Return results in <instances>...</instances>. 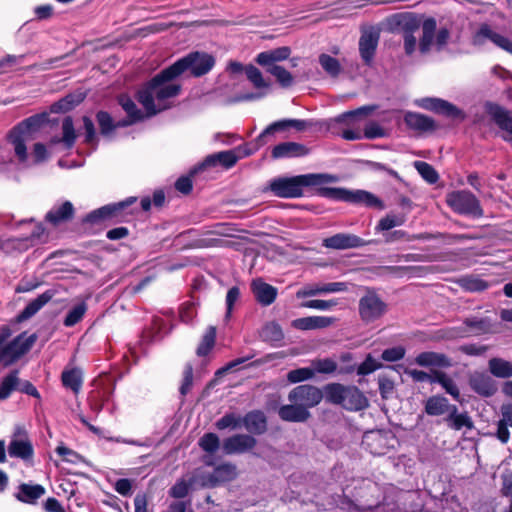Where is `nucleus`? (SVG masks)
<instances>
[{"label": "nucleus", "instance_id": "obj_1", "mask_svg": "<svg viewBox=\"0 0 512 512\" xmlns=\"http://www.w3.org/2000/svg\"><path fill=\"white\" fill-rule=\"evenodd\" d=\"M181 89L182 86L174 83L168 70L164 68L138 89L136 99L143 105L148 115H155L158 112L155 99L164 101L174 98L180 94Z\"/></svg>", "mask_w": 512, "mask_h": 512}, {"label": "nucleus", "instance_id": "obj_2", "mask_svg": "<svg viewBox=\"0 0 512 512\" xmlns=\"http://www.w3.org/2000/svg\"><path fill=\"white\" fill-rule=\"evenodd\" d=\"M389 23L393 29H399L403 34H414L422 27L419 51L421 54H426L431 50L437 28V21L434 17L425 18L424 15L414 12H400L393 14L389 19Z\"/></svg>", "mask_w": 512, "mask_h": 512}, {"label": "nucleus", "instance_id": "obj_3", "mask_svg": "<svg viewBox=\"0 0 512 512\" xmlns=\"http://www.w3.org/2000/svg\"><path fill=\"white\" fill-rule=\"evenodd\" d=\"M337 181V177L330 174H304L293 177H277L269 182V190L280 198H298L303 195L305 187L318 186Z\"/></svg>", "mask_w": 512, "mask_h": 512}, {"label": "nucleus", "instance_id": "obj_4", "mask_svg": "<svg viewBox=\"0 0 512 512\" xmlns=\"http://www.w3.org/2000/svg\"><path fill=\"white\" fill-rule=\"evenodd\" d=\"M12 335V330L8 325L0 327V365L9 367L27 354L37 340L35 333L27 336V332L17 335L9 343L6 341Z\"/></svg>", "mask_w": 512, "mask_h": 512}, {"label": "nucleus", "instance_id": "obj_5", "mask_svg": "<svg viewBox=\"0 0 512 512\" xmlns=\"http://www.w3.org/2000/svg\"><path fill=\"white\" fill-rule=\"evenodd\" d=\"M12 335V330L8 325L0 327V365L9 367L27 354L37 340L35 333L27 336V332L17 335L9 343L6 341Z\"/></svg>", "mask_w": 512, "mask_h": 512}, {"label": "nucleus", "instance_id": "obj_6", "mask_svg": "<svg viewBox=\"0 0 512 512\" xmlns=\"http://www.w3.org/2000/svg\"><path fill=\"white\" fill-rule=\"evenodd\" d=\"M136 202L137 197L130 196L122 201L104 205L88 213L84 217L83 223L100 224L108 222V224L112 225L130 222L136 214V210L131 208Z\"/></svg>", "mask_w": 512, "mask_h": 512}, {"label": "nucleus", "instance_id": "obj_7", "mask_svg": "<svg viewBox=\"0 0 512 512\" xmlns=\"http://www.w3.org/2000/svg\"><path fill=\"white\" fill-rule=\"evenodd\" d=\"M215 65V58L205 52H190L166 67L173 81L184 72L189 71L193 77H202L208 74Z\"/></svg>", "mask_w": 512, "mask_h": 512}, {"label": "nucleus", "instance_id": "obj_8", "mask_svg": "<svg viewBox=\"0 0 512 512\" xmlns=\"http://www.w3.org/2000/svg\"><path fill=\"white\" fill-rule=\"evenodd\" d=\"M316 194L334 201H342L346 203L364 205L368 208H376L383 210L385 208L384 202L366 190H349L343 187H319Z\"/></svg>", "mask_w": 512, "mask_h": 512}, {"label": "nucleus", "instance_id": "obj_9", "mask_svg": "<svg viewBox=\"0 0 512 512\" xmlns=\"http://www.w3.org/2000/svg\"><path fill=\"white\" fill-rule=\"evenodd\" d=\"M446 202L455 213L473 218L484 216L479 199L468 190H458L449 193Z\"/></svg>", "mask_w": 512, "mask_h": 512}, {"label": "nucleus", "instance_id": "obj_10", "mask_svg": "<svg viewBox=\"0 0 512 512\" xmlns=\"http://www.w3.org/2000/svg\"><path fill=\"white\" fill-rule=\"evenodd\" d=\"M388 310V305L373 288L367 287L365 294L359 299L358 311L360 319L366 323H373L382 318Z\"/></svg>", "mask_w": 512, "mask_h": 512}, {"label": "nucleus", "instance_id": "obj_11", "mask_svg": "<svg viewBox=\"0 0 512 512\" xmlns=\"http://www.w3.org/2000/svg\"><path fill=\"white\" fill-rule=\"evenodd\" d=\"M414 104L424 110L433 112L438 115L445 116L451 119H464L465 114L453 103L437 98V97H423L416 99Z\"/></svg>", "mask_w": 512, "mask_h": 512}, {"label": "nucleus", "instance_id": "obj_12", "mask_svg": "<svg viewBox=\"0 0 512 512\" xmlns=\"http://www.w3.org/2000/svg\"><path fill=\"white\" fill-rule=\"evenodd\" d=\"M323 397L321 389L309 384L296 386L288 394V400L291 403H298L306 410L317 406Z\"/></svg>", "mask_w": 512, "mask_h": 512}, {"label": "nucleus", "instance_id": "obj_13", "mask_svg": "<svg viewBox=\"0 0 512 512\" xmlns=\"http://www.w3.org/2000/svg\"><path fill=\"white\" fill-rule=\"evenodd\" d=\"M487 40L512 55V41L508 37L495 32L489 24L482 23L479 29L473 34L472 43L475 46H482Z\"/></svg>", "mask_w": 512, "mask_h": 512}, {"label": "nucleus", "instance_id": "obj_14", "mask_svg": "<svg viewBox=\"0 0 512 512\" xmlns=\"http://www.w3.org/2000/svg\"><path fill=\"white\" fill-rule=\"evenodd\" d=\"M8 453L11 457L20 458L22 460H30L34 455V448L28 439L27 432L24 427L17 426L13 433V437L8 445Z\"/></svg>", "mask_w": 512, "mask_h": 512}, {"label": "nucleus", "instance_id": "obj_15", "mask_svg": "<svg viewBox=\"0 0 512 512\" xmlns=\"http://www.w3.org/2000/svg\"><path fill=\"white\" fill-rule=\"evenodd\" d=\"M403 122L408 130L418 135L433 133L438 129V125L432 117L419 112H404Z\"/></svg>", "mask_w": 512, "mask_h": 512}, {"label": "nucleus", "instance_id": "obj_16", "mask_svg": "<svg viewBox=\"0 0 512 512\" xmlns=\"http://www.w3.org/2000/svg\"><path fill=\"white\" fill-rule=\"evenodd\" d=\"M370 241H366L361 237L352 233H337L330 237L324 238L322 246L327 249L345 250L366 246Z\"/></svg>", "mask_w": 512, "mask_h": 512}, {"label": "nucleus", "instance_id": "obj_17", "mask_svg": "<svg viewBox=\"0 0 512 512\" xmlns=\"http://www.w3.org/2000/svg\"><path fill=\"white\" fill-rule=\"evenodd\" d=\"M468 384L481 397H491L497 392L496 382L484 372L475 371L469 375Z\"/></svg>", "mask_w": 512, "mask_h": 512}, {"label": "nucleus", "instance_id": "obj_18", "mask_svg": "<svg viewBox=\"0 0 512 512\" xmlns=\"http://www.w3.org/2000/svg\"><path fill=\"white\" fill-rule=\"evenodd\" d=\"M380 39V32L375 29H369L362 32L359 38V53L366 65H370L374 59L378 43Z\"/></svg>", "mask_w": 512, "mask_h": 512}, {"label": "nucleus", "instance_id": "obj_19", "mask_svg": "<svg viewBox=\"0 0 512 512\" xmlns=\"http://www.w3.org/2000/svg\"><path fill=\"white\" fill-rule=\"evenodd\" d=\"M257 444V440L249 434H235L223 441V450L225 454H241L252 450Z\"/></svg>", "mask_w": 512, "mask_h": 512}, {"label": "nucleus", "instance_id": "obj_20", "mask_svg": "<svg viewBox=\"0 0 512 512\" xmlns=\"http://www.w3.org/2000/svg\"><path fill=\"white\" fill-rule=\"evenodd\" d=\"M241 150V147H237L232 150L220 151L208 155L199 165V168L214 167L219 164L225 169H230L241 159V156L237 154V152H241Z\"/></svg>", "mask_w": 512, "mask_h": 512}, {"label": "nucleus", "instance_id": "obj_21", "mask_svg": "<svg viewBox=\"0 0 512 512\" xmlns=\"http://www.w3.org/2000/svg\"><path fill=\"white\" fill-rule=\"evenodd\" d=\"M484 110L501 130L512 135V115L510 111L491 101L485 102Z\"/></svg>", "mask_w": 512, "mask_h": 512}, {"label": "nucleus", "instance_id": "obj_22", "mask_svg": "<svg viewBox=\"0 0 512 512\" xmlns=\"http://www.w3.org/2000/svg\"><path fill=\"white\" fill-rule=\"evenodd\" d=\"M56 294L55 290L48 289L37 298L30 301L25 308L14 318V323H22L38 313Z\"/></svg>", "mask_w": 512, "mask_h": 512}, {"label": "nucleus", "instance_id": "obj_23", "mask_svg": "<svg viewBox=\"0 0 512 512\" xmlns=\"http://www.w3.org/2000/svg\"><path fill=\"white\" fill-rule=\"evenodd\" d=\"M309 149L301 143L282 142L275 145L271 151L273 159L298 158L308 155Z\"/></svg>", "mask_w": 512, "mask_h": 512}, {"label": "nucleus", "instance_id": "obj_24", "mask_svg": "<svg viewBox=\"0 0 512 512\" xmlns=\"http://www.w3.org/2000/svg\"><path fill=\"white\" fill-rule=\"evenodd\" d=\"M251 290L256 301L262 306L274 303L278 295L277 288L264 282L261 278L252 281Z\"/></svg>", "mask_w": 512, "mask_h": 512}, {"label": "nucleus", "instance_id": "obj_25", "mask_svg": "<svg viewBox=\"0 0 512 512\" xmlns=\"http://www.w3.org/2000/svg\"><path fill=\"white\" fill-rule=\"evenodd\" d=\"M336 318L329 316H308L294 319L291 326L297 330L308 331L323 329L333 325Z\"/></svg>", "mask_w": 512, "mask_h": 512}, {"label": "nucleus", "instance_id": "obj_26", "mask_svg": "<svg viewBox=\"0 0 512 512\" xmlns=\"http://www.w3.org/2000/svg\"><path fill=\"white\" fill-rule=\"evenodd\" d=\"M341 406L348 411H361L369 406V401L356 386H347Z\"/></svg>", "mask_w": 512, "mask_h": 512}, {"label": "nucleus", "instance_id": "obj_27", "mask_svg": "<svg viewBox=\"0 0 512 512\" xmlns=\"http://www.w3.org/2000/svg\"><path fill=\"white\" fill-rule=\"evenodd\" d=\"M291 48L289 46H281L275 49L263 51L256 57V62L266 69L271 66H278L276 63L289 59Z\"/></svg>", "mask_w": 512, "mask_h": 512}, {"label": "nucleus", "instance_id": "obj_28", "mask_svg": "<svg viewBox=\"0 0 512 512\" xmlns=\"http://www.w3.org/2000/svg\"><path fill=\"white\" fill-rule=\"evenodd\" d=\"M75 209L70 201L63 202L60 206L54 207L45 215V221L57 227L61 223L68 222L74 218Z\"/></svg>", "mask_w": 512, "mask_h": 512}, {"label": "nucleus", "instance_id": "obj_29", "mask_svg": "<svg viewBox=\"0 0 512 512\" xmlns=\"http://www.w3.org/2000/svg\"><path fill=\"white\" fill-rule=\"evenodd\" d=\"M248 432L254 435H262L267 431V418L261 410L248 412L242 419Z\"/></svg>", "mask_w": 512, "mask_h": 512}, {"label": "nucleus", "instance_id": "obj_30", "mask_svg": "<svg viewBox=\"0 0 512 512\" xmlns=\"http://www.w3.org/2000/svg\"><path fill=\"white\" fill-rule=\"evenodd\" d=\"M415 362L422 367L450 368L453 365L448 356L433 351L419 353L415 358Z\"/></svg>", "mask_w": 512, "mask_h": 512}, {"label": "nucleus", "instance_id": "obj_31", "mask_svg": "<svg viewBox=\"0 0 512 512\" xmlns=\"http://www.w3.org/2000/svg\"><path fill=\"white\" fill-rule=\"evenodd\" d=\"M61 382L64 388L78 395L83 386V371L79 367H65L61 373Z\"/></svg>", "mask_w": 512, "mask_h": 512}, {"label": "nucleus", "instance_id": "obj_32", "mask_svg": "<svg viewBox=\"0 0 512 512\" xmlns=\"http://www.w3.org/2000/svg\"><path fill=\"white\" fill-rule=\"evenodd\" d=\"M278 415L283 421L298 423L307 421L311 413L298 403H291L282 405L279 408Z\"/></svg>", "mask_w": 512, "mask_h": 512}, {"label": "nucleus", "instance_id": "obj_33", "mask_svg": "<svg viewBox=\"0 0 512 512\" xmlns=\"http://www.w3.org/2000/svg\"><path fill=\"white\" fill-rule=\"evenodd\" d=\"M47 121L46 114H35L32 115L12 128L15 134H21L23 136L37 132Z\"/></svg>", "mask_w": 512, "mask_h": 512}, {"label": "nucleus", "instance_id": "obj_34", "mask_svg": "<svg viewBox=\"0 0 512 512\" xmlns=\"http://www.w3.org/2000/svg\"><path fill=\"white\" fill-rule=\"evenodd\" d=\"M424 409L429 416H440L451 411V404L446 397L433 395L425 401Z\"/></svg>", "mask_w": 512, "mask_h": 512}, {"label": "nucleus", "instance_id": "obj_35", "mask_svg": "<svg viewBox=\"0 0 512 512\" xmlns=\"http://www.w3.org/2000/svg\"><path fill=\"white\" fill-rule=\"evenodd\" d=\"M44 494L45 488L42 485H30L27 483H22L19 486V491L16 494V498L23 503L33 504Z\"/></svg>", "mask_w": 512, "mask_h": 512}, {"label": "nucleus", "instance_id": "obj_36", "mask_svg": "<svg viewBox=\"0 0 512 512\" xmlns=\"http://www.w3.org/2000/svg\"><path fill=\"white\" fill-rule=\"evenodd\" d=\"M18 385L19 371L17 369L11 370L3 376L0 382V401L9 399L13 392L17 391Z\"/></svg>", "mask_w": 512, "mask_h": 512}, {"label": "nucleus", "instance_id": "obj_37", "mask_svg": "<svg viewBox=\"0 0 512 512\" xmlns=\"http://www.w3.org/2000/svg\"><path fill=\"white\" fill-rule=\"evenodd\" d=\"M45 231L46 229L43 224L37 223L29 236L11 238L7 242L10 243L13 247L27 249L28 247L35 245L36 242L40 241L44 236Z\"/></svg>", "mask_w": 512, "mask_h": 512}, {"label": "nucleus", "instance_id": "obj_38", "mask_svg": "<svg viewBox=\"0 0 512 512\" xmlns=\"http://www.w3.org/2000/svg\"><path fill=\"white\" fill-rule=\"evenodd\" d=\"M377 109V105H365L355 110L346 111L335 118L337 123L351 125L355 120L366 118Z\"/></svg>", "mask_w": 512, "mask_h": 512}, {"label": "nucleus", "instance_id": "obj_39", "mask_svg": "<svg viewBox=\"0 0 512 512\" xmlns=\"http://www.w3.org/2000/svg\"><path fill=\"white\" fill-rule=\"evenodd\" d=\"M488 369L496 378L508 379L512 377V363L503 358H491L488 361Z\"/></svg>", "mask_w": 512, "mask_h": 512}, {"label": "nucleus", "instance_id": "obj_40", "mask_svg": "<svg viewBox=\"0 0 512 512\" xmlns=\"http://www.w3.org/2000/svg\"><path fill=\"white\" fill-rule=\"evenodd\" d=\"M289 128L288 119H282L271 123L256 137V149L264 146L268 142V137L273 136L277 132H284Z\"/></svg>", "mask_w": 512, "mask_h": 512}, {"label": "nucleus", "instance_id": "obj_41", "mask_svg": "<svg viewBox=\"0 0 512 512\" xmlns=\"http://www.w3.org/2000/svg\"><path fill=\"white\" fill-rule=\"evenodd\" d=\"M458 408L455 405H451V411L447 417L448 425L454 430H461L462 428L472 429L473 421L467 413L458 414Z\"/></svg>", "mask_w": 512, "mask_h": 512}, {"label": "nucleus", "instance_id": "obj_42", "mask_svg": "<svg viewBox=\"0 0 512 512\" xmlns=\"http://www.w3.org/2000/svg\"><path fill=\"white\" fill-rule=\"evenodd\" d=\"M117 102L125 111L127 117H130L137 122H141L144 120V113L137 107V105L129 95L120 94L117 97Z\"/></svg>", "mask_w": 512, "mask_h": 512}, {"label": "nucleus", "instance_id": "obj_43", "mask_svg": "<svg viewBox=\"0 0 512 512\" xmlns=\"http://www.w3.org/2000/svg\"><path fill=\"white\" fill-rule=\"evenodd\" d=\"M85 96L83 95H75L68 94L65 97L61 98L57 102H54L51 105V111L53 113H66L74 109L77 105H79Z\"/></svg>", "mask_w": 512, "mask_h": 512}, {"label": "nucleus", "instance_id": "obj_44", "mask_svg": "<svg viewBox=\"0 0 512 512\" xmlns=\"http://www.w3.org/2000/svg\"><path fill=\"white\" fill-rule=\"evenodd\" d=\"M217 337V329L215 326L207 327L204 335L202 336L201 342L199 343L196 354L199 357L207 356L215 346Z\"/></svg>", "mask_w": 512, "mask_h": 512}, {"label": "nucleus", "instance_id": "obj_45", "mask_svg": "<svg viewBox=\"0 0 512 512\" xmlns=\"http://www.w3.org/2000/svg\"><path fill=\"white\" fill-rule=\"evenodd\" d=\"M347 386L340 383H329L323 388V395L325 400L331 404L341 405L344 400V395Z\"/></svg>", "mask_w": 512, "mask_h": 512}, {"label": "nucleus", "instance_id": "obj_46", "mask_svg": "<svg viewBox=\"0 0 512 512\" xmlns=\"http://www.w3.org/2000/svg\"><path fill=\"white\" fill-rule=\"evenodd\" d=\"M431 382L439 383L449 395H451L455 400L459 401V388L455 382L447 376L446 373L439 370H433V378H431Z\"/></svg>", "mask_w": 512, "mask_h": 512}, {"label": "nucleus", "instance_id": "obj_47", "mask_svg": "<svg viewBox=\"0 0 512 512\" xmlns=\"http://www.w3.org/2000/svg\"><path fill=\"white\" fill-rule=\"evenodd\" d=\"M458 285L468 292H482L489 288V283L477 276L466 275L457 280Z\"/></svg>", "mask_w": 512, "mask_h": 512}, {"label": "nucleus", "instance_id": "obj_48", "mask_svg": "<svg viewBox=\"0 0 512 512\" xmlns=\"http://www.w3.org/2000/svg\"><path fill=\"white\" fill-rule=\"evenodd\" d=\"M406 222L404 214L388 213L381 218L375 227L376 232L388 231L394 227L401 226Z\"/></svg>", "mask_w": 512, "mask_h": 512}, {"label": "nucleus", "instance_id": "obj_49", "mask_svg": "<svg viewBox=\"0 0 512 512\" xmlns=\"http://www.w3.org/2000/svg\"><path fill=\"white\" fill-rule=\"evenodd\" d=\"M77 135L74 128L73 119L71 116H66L62 121V137L61 141L65 148H73Z\"/></svg>", "mask_w": 512, "mask_h": 512}, {"label": "nucleus", "instance_id": "obj_50", "mask_svg": "<svg viewBox=\"0 0 512 512\" xmlns=\"http://www.w3.org/2000/svg\"><path fill=\"white\" fill-rule=\"evenodd\" d=\"M266 71L276 78L277 83L282 88H289L294 83L293 75L283 66H271Z\"/></svg>", "mask_w": 512, "mask_h": 512}, {"label": "nucleus", "instance_id": "obj_51", "mask_svg": "<svg viewBox=\"0 0 512 512\" xmlns=\"http://www.w3.org/2000/svg\"><path fill=\"white\" fill-rule=\"evenodd\" d=\"M96 121L102 136L108 137L115 131V121L107 111H98L96 113Z\"/></svg>", "mask_w": 512, "mask_h": 512}, {"label": "nucleus", "instance_id": "obj_52", "mask_svg": "<svg viewBox=\"0 0 512 512\" xmlns=\"http://www.w3.org/2000/svg\"><path fill=\"white\" fill-rule=\"evenodd\" d=\"M318 60L323 70L331 77H338L341 73L342 67L337 58L322 53L319 55Z\"/></svg>", "mask_w": 512, "mask_h": 512}, {"label": "nucleus", "instance_id": "obj_53", "mask_svg": "<svg viewBox=\"0 0 512 512\" xmlns=\"http://www.w3.org/2000/svg\"><path fill=\"white\" fill-rule=\"evenodd\" d=\"M87 311V304L82 301L81 303L75 305L72 309H70L66 315V317L63 320V325L65 327H73L77 323H79L85 313Z\"/></svg>", "mask_w": 512, "mask_h": 512}, {"label": "nucleus", "instance_id": "obj_54", "mask_svg": "<svg viewBox=\"0 0 512 512\" xmlns=\"http://www.w3.org/2000/svg\"><path fill=\"white\" fill-rule=\"evenodd\" d=\"M414 167L427 183L435 184L439 180V174L431 164L424 161H415Z\"/></svg>", "mask_w": 512, "mask_h": 512}, {"label": "nucleus", "instance_id": "obj_55", "mask_svg": "<svg viewBox=\"0 0 512 512\" xmlns=\"http://www.w3.org/2000/svg\"><path fill=\"white\" fill-rule=\"evenodd\" d=\"M9 141L14 145L15 154L20 162H25L27 160V147L25 144V136L21 134H15L11 129L8 134Z\"/></svg>", "mask_w": 512, "mask_h": 512}, {"label": "nucleus", "instance_id": "obj_56", "mask_svg": "<svg viewBox=\"0 0 512 512\" xmlns=\"http://www.w3.org/2000/svg\"><path fill=\"white\" fill-rule=\"evenodd\" d=\"M213 476L220 482L230 481L236 477V466L232 463L220 464L214 468Z\"/></svg>", "mask_w": 512, "mask_h": 512}, {"label": "nucleus", "instance_id": "obj_57", "mask_svg": "<svg viewBox=\"0 0 512 512\" xmlns=\"http://www.w3.org/2000/svg\"><path fill=\"white\" fill-rule=\"evenodd\" d=\"M245 74L256 89L269 87V83L264 80L262 72L253 64L245 66Z\"/></svg>", "mask_w": 512, "mask_h": 512}, {"label": "nucleus", "instance_id": "obj_58", "mask_svg": "<svg viewBox=\"0 0 512 512\" xmlns=\"http://www.w3.org/2000/svg\"><path fill=\"white\" fill-rule=\"evenodd\" d=\"M203 168L194 167L188 175L179 177L175 182V189L184 195H189L193 189V176Z\"/></svg>", "mask_w": 512, "mask_h": 512}, {"label": "nucleus", "instance_id": "obj_59", "mask_svg": "<svg viewBox=\"0 0 512 512\" xmlns=\"http://www.w3.org/2000/svg\"><path fill=\"white\" fill-rule=\"evenodd\" d=\"M198 444L203 451L214 454L219 449L220 439L215 433L209 432L199 439Z\"/></svg>", "mask_w": 512, "mask_h": 512}, {"label": "nucleus", "instance_id": "obj_60", "mask_svg": "<svg viewBox=\"0 0 512 512\" xmlns=\"http://www.w3.org/2000/svg\"><path fill=\"white\" fill-rule=\"evenodd\" d=\"M262 336L265 341L280 342L284 338L281 326L276 322L267 323L262 331Z\"/></svg>", "mask_w": 512, "mask_h": 512}, {"label": "nucleus", "instance_id": "obj_61", "mask_svg": "<svg viewBox=\"0 0 512 512\" xmlns=\"http://www.w3.org/2000/svg\"><path fill=\"white\" fill-rule=\"evenodd\" d=\"M463 323L466 327H468L471 331H474L478 334L486 333L490 329V321L487 318H477L470 317L466 318Z\"/></svg>", "mask_w": 512, "mask_h": 512}, {"label": "nucleus", "instance_id": "obj_62", "mask_svg": "<svg viewBox=\"0 0 512 512\" xmlns=\"http://www.w3.org/2000/svg\"><path fill=\"white\" fill-rule=\"evenodd\" d=\"M192 487V482L187 481L183 478L176 481V483L170 488L169 495L175 499L185 498Z\"/></svg>", "mask_w": 512, "mask_h": 512}, {"label": "nucleus", "instance_id": "obj_63", "mask_svg": "<svg viewBox=\"0 0 512 512\" xmlns=\"http://www.w3.org/2000/svg\"><path fill=\"white\" fill-rule=\"evenodd\" d=\"M197 316V309L194 302L186 301L179 307V318L181 322L190 324Z\"/></svg>", "mask_w": 512, "mask_h": 512}, {"label": "nucleus", "instance_id": "obj_64", "mask_svg": "<svg viewBox=\"0 0 512 512\" xmlns=\"http://www.w3.org/2000/svg\"><path fill=\"white\" fill-rule=\"evenodd\" d=\"M386 131L383 127H381L376 121H370L366 124L364 131H363V138L374 140L378 138L385 137Z\"/></svg>", "mask_w": 512, "mask_h": 512}]
</instances>
